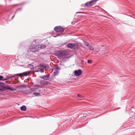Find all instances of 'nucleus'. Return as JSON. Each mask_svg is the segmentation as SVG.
I'll use <instances>...</instances> for the list:
<instances>
[{
    "label": "nucleus",
    "instance_id": "f257e3e1",
    "mask_svg": "<svg viewBox=\"0 0 135 135\" xmlns=\"http://www.w3.org/2000/svg\"><path fill=\"white\" fill-rule=\"evenodd\" d=\"M55 54L56 55L59 57L67 56L68 54L67 52L62 51H55Z\"/></svg>",
    "mask_w": 135,
    "mask_h": 135
},
{
    "label": "nucleus",
    "instance_id": "f03ea898",
    "mask_svg": "<svg viewBox=\"0 0 135 135\" xmlns=\"http://www.w3.org/2000/svg\"><path fill=\"white\" fill-rule=\"evenodd\" d=\"M98 0H92L91 1L86 2L84 5V7L85 8H86L91 7L95 4L96 2Z\"/></svg>",
    "mask_w": 135,
    "mask_h": 135
},
{
    "label": "nucleus",
    "instance_id": "7ed1b4c3",
    "mask_svg": "<svg viewBox=\"0 0 135 135\" xmlns=\"http://www.w3.org/2000/svg\"><path fill=\"white\" fill-rule=\"evenodd\" d=\"M30 50L32 52H35L39 50V46L38 45H31L30 47Z\"/></svg>",
    "mask_w": 135,
    "mask_h": 135
},
{
    "label": "nucleus",
    "instance_id": "20e7f679",
    "mask_svg": "<svg viewBox=\"0 0 135 135\" xmlns=\"http://www.w3.org/2000/svg\"><path fill=\"white\" fill-rule=\"evenodd\" d=\"M64 28L61 26H57L54 28V30L57 32H63L64 31Z\"/></svg>",
    "mask_w": 135,
    "mask_h": 135
},
{
    "label": "nucleus",
    "instance_id": "39448f33",
    "mask_svg": "<svg viewBox=\"0 0 135 135\" xmlns=\"http://www.w3.org/2000/svg\"><path fill=\"white\" fill-rule=\"evenodd\" d=\"M83 44L86 47L89 48V49L92 50H94V48L93 47L91 46L89 43L84 41H83Z\"/></svg>",
    "mask_w": 135,
    "mask_h": 135
},
{
    "label": "nucleus",
    "instance_id": "423d86ee",
    "mask_svg": "<svg viewBox=\"0 0 135 135\" xmlns=\"http://www.w3.org/2000/svg\"><path fill=\"white\" fill-rule=\"evenodd\" d=\"M28 73H27V72H24V73H20V74H15V75H12V76H10L11 75H6V77H8L7 76H14V77L15 76H21H21H26L27 75H28Z\"/></svg>",
    "mask_w": 135,
    "mask_h": 135
},
{
    "label": "nucleus",
    "instance_id": "0eeeda50",
    "mask_svg": "<svg viewBox=\"0 0 135 135\" xmlns=\"http://www.w3.org/2000/svg\"><path fill=\"white\" fill-rule=\"evenodd\" d=\"M78 45L77 44H74L72 43H69L67 45V47L68 48H70L71 49H75V46Z\"/></svg>",
    "mask_w": 135,
    "mask_h": 135
},
{
    "label": "nucleus",
    "instance_id": "6e6552de",
    "mask_svg": "<svg viewBox=\"0 0 135 135\" xmlns=\"http://www.w3.org/2000/svg\"><path fill=\"white\" fill-rule=\"evenodd\" d=\"M2 87H3V88L7 90H9L11 91H12L13 90H16V89H13L10 86L6 85L4 84Z\"/></svg>",
    "mask_w": 135,
    "mask_h": 135
},
{
    "label": "nucleus",
    "instance_id": "1a4fd4ad",
    "mask_svg": "<svg viewBox=\"0 0 135 135\" xmlns=\"http://www.w3.org/2000/svg\"><path fill=\"white\" fill-rule=\"evenodd\" d=\"M7 77H5L2 76L0 75V80H5L8 79L10 78H12L14 77V76H7Z\"/></svg>",
    "mask_w": 135,
    "mask_h": 135
},
{
    "label": "nucleus",
    "instance_id": "9d476101",
    "mask_svg": "<svg viewBox=\"0 0 135 135\" xmlns=\"http://www.w3.org/2000/svg\"><path fill=\"white\" fill-rule=\"evenodd\" d=\"M38 67V68L39 69H48L49 68V67L48 65H40Z\"/></svg>",
    "mask_w": 135,
    "mask_h": 135
},
{
    "label": "nucleus",
    "instance_id": "9b49d317",
    "mask_svg": "<svg viewBox=\"0 0 135 135\" xmlns=\"http://www.w3.org/2000/svg\"><path fill=\"white\" fill-rule=\"evenodd\" d=\"M82 72L81 70H75L74 71L75 75L77 76H78L80 75L82 73Z\"/></svg>",
    "mask_w": 135,
    "mask_h": 135
},
{
    "label": "nucleus",
    "instance_id": "f8f14e48",
    "mask_svg": "<svg viewBox=\"0 0 135 135\" xmlns=\"http://www.w3.org/2000/svg\"><path fill=\"white\" fill-rule=\"evenodd\" d=\"M49 82L45 80H42L40 82V84L42 86L46 85L48 84Z\"/></svg>",
    "mask_w": 135,
    "mask_h": 135
},
{
    "label": "nucleus",
    "instance_id": "ddd939ff",
    "mask_svg": "<svg viewBox=\"0 0 135 135\" xmlns=\"http://www.w3.org/2000/svg\"><path fill=\"white\" fill-rule=\"evenodd\" d=\"M108 51H104L103 50L102 51H100L99 52V54L101 55H104L106 54H108Z\"/></svg>",
    "mask_w": 135,
    "mask_h": 135
},
{
    "label": "nucleus",
    "instance_id": "4468645a",
    "mask_svg": "<svg viewBox=\"0 0 135 135\" xmlns=\"http://www.w3.org/2000/svg\"><path fill=\"white\" fill-rule=\"evenodd\" d=\"M26 109V107L25 106L23 105L21 107V110L22 111H25Z\"/></svg>",
    "mask_w": 135,
    "mask_h": 135
},
{
    "label": "nucleus",
    "instance_id": "2eb2a0df",
    "mask_svg": "<svg viewBox=\"0 0 135 135\" xmlns=\"http://www.w3.org/2000/svg\"><path fill=\"white\" fill-rule=\"evenodd\" d=\"M28 67L29 68H30V69L31 70H33V69H34V66L31 64H29L28 65Z\"/></svg>",
    "mask_w": 135,
    "mask_h": 135
},
{
    "label": "nucleus",
    "instance_id": "dca6fc26",
    "mask_svg": "<svg viewBox=\"0 0 135 135\" xmlns=\"http://www.w3.org/2000/svg\"><path fill=\"white\" fill-rule=\"evenodd\" d=\"M33 94L36 97H38L41 95L40 94L38 93H33Z\"/></svg>",
    "mask_w": 135,
    "mask_h": 135
},
{
    "label": "nucleus",
    "instance_id": "f3484780",
    "mask_svg": "<svg viewBox=\"0 0 135 135\" xmlns=\"http://www.w3.org/2000/svg\"><path fill=\"white\" fill-rule=\"evenodd\" d=\"M38 46H39V49L40 48H44L46 46L44 45H38Z\"/></svg>",
    "mask_w": 135,
    "mask_h": 135
},
{
    "label": "nucleus",
    "instance_id": "a211bd4d",
    "mask_svg": "<svg viewBox=\"0 0 135 135\" xmlns=\"http://www.w3.org/2000/svg\"><path fill=\"white\" fill-rule=\"evenodd\" d=\"M59 73V71H56L54 72V76H55L57 75H58Z\"/></svg>",
    "mask_w": 135,
    "mask_h": 135
},
{
    "label": "nucleus",
    "instance_id": "6ab92c4d",
    "mask_svg": "<svg viewBox=\"0 0 135 135\" xmlns=\"http://www.w3.org/2000/svg\"><path fill=\"white\" fill-rule=\"evenodd\" d=\"M34 87L35 88V89H37L40 87V85H35L34 86Z\"/></svg>",
    "mask_w": 135,
    "mask_h": 135
},
{
    "label": "nucleus",
    "instance_id": "aec40b11",
    "mask_svg": "<svg viewBox=\"0 0 135 135\" xmlns=\"http://www.w3.org/2000/svg\"><path fill=\"white\" fill-rule=\"evenodd\" d=\"M44 79L45 80H47V78H49V76L48 75H44Z\"/></svg>",
    "mask_w": 135,
    "mask_h": 135
},
{
    "label": "nucleus",
    "instance_id": "412c9836",
    "mask_svg": "<svg viewBox=\"0 0 135 135\" xmlns=\"http://www.w3.org/2000/svg\"><path fill=\"white\" fill-rule=\"evenodd\" d=\"M35 89L34 88H32L30 89V90L29 91V92L30 93H32V91H33L35 90Z\"/></svg>",
    "mask_w": 135,
    "mask_h": 135
},
{
    "label": "nucleus",
    "instance_id": "4be33fe9",
    "mask_svg": "<svg viewBox=\"0 0 135 135\" xmlns=\"http://www.w3.org/2000/svg\"><path fill=\"white\" fill-rule=\"evenodd\" d=\"M92 60H88L87 62L88 63L90 64L92 63Z\"/></svg>",
    "mask_w": 135,
    "mask_h": 135
},
{
    "label": "nucleus",
    "instance_id": "5701e85b",
    "mask_svg": "<svg viewBox=\"0 0 135 135\" xmlns=\"http://www.w3.org/2000/svg\"><path fill=\"white\" fill-rule=\"evenodd\" d=\"M25 85H20L18 87V88H23L24 87H25Z\"/></svg>",
    "mask_w": 135,
    "mask_h": 135
},
{
    "label": "nucleus",
    "instance_id": "b1692460",
    "mask_svg": "<svg viewBox=\"0 0 135 135\" xmlns=\"http://www.w3.org/2000/svg\"><path fill=\"white\" fill-rule=\"evenodd\" d=\"M89 115L88 114H84L83 115V117H88Z\"/></svg>",
    "mask_w": 135,
    "mask_h": 135
},
{
    "label": "nucleus",
    "instance_id": "393cba45",
    "mask_svg": "<svg viewBox=\"0 0 135 135\" xmlns=\"http://www.w3.org/2000/svg\"><path fill=\"white\" fill-rule=\"evenodd\" d=\"M54 69H55V70H56L57 71V70H59V67L58 66H56V67H55L54 68Z\"/></svg>",
    "mask_w": 135,
    "mask_h": 135
},
{
    "label": "nucleus",
    "instance_id": "a878e982",
    "mask_svg": "<svg viewBox=\"0 0 135 135\" xmlns=\"http://www.w3.org/2000/svg\"><path fill=\"white\" fill-rule=\"evenodd\" d=\"M21 8H19V9H17L16 11L15 12V14L16 12H17V11L18 10H19V11H21Z\"/></svg>",
    "mask_w": 135,
    "mask_h": 135
},
{
    "label": "nucleus",
    "instance_id": "bb28decb",
    "mask_svg": "<svg viewBox=\"0 0 135 135\" xmlns=\"http://www.w3.org/2000/svg\"><path fill=\"white\" fill-rule=\"evenodd\" d=\"M4 83H2L0 82V86L2 87V86L3 85Z\"/></svg>",
    "mask_w": 135,
    "mask_h": 135
},
{
    "label": "nucleus",
    "instance_id": "cd10ccee",
    "mask_svg": "<svg viewBox=\"0 0 135 135\" xmlns=\"http://www.w3.org/2000/svg\"><path fill=\"white\" fill-rule=\"evenodd\" d=\"M77 96H78V97H80V98L83 97L82 96H81V95H80L79 94Z\"/></svg>",
    "mask_w": 135,
    "mask_h": 135
},
{
    "label": "nucleus",
    "instance_id": "c85d7f7f",
    "mask_svg": "<svg viewBox=\"0 0 135 135\" xmlns=\"http://www.w3.org/2000/svg\"><path fill=\"white\" fill-rule=\"evenodd\" d=\"M4 90L3 89H0V91H1V92L3 91Z\"/></svg>",
    "mask_w": 135,
    "mask_h": 135
},
{
    "label": "nucleus",
    "instance_id": "c756f323",
    "mask_svg": "<svg viewBox=\"0 0 135 135\" xmlns=\"http://www.w3.org/2000/svg\"><path fill=\"white\" fill-rule=\"evenodd\" d=\"M99 51V50H97V51H96V50H95V52H98Z\"/></svg>",
    "mask_w": 135,
    "mask_h": 135
},
{
    "label": "nucleus",
    "instance_id": "7c9ffc66",
    "mask_svg": "<svg viewBox=\"0 0 135 135\" xmlns=\"http://www.w3.org/2000/svg\"><path fill=\"white\" fill-rule=\"evenodd\" d=\"M82 12H77L76 13H82Z\"/></svg>",
    "mask_w": 135,
    "mask_h": 135
},
{
    "label": "nucleus",
    "instance_id": "2f4dec72",
    "mask_svg": "<svg viewBox=\"0 0 135 135\" xmlns=\"http://www.w3.org/2000/svg\"><path fill=\"white\" fill-rule=\"evenodd\" d=\"M42 79H44V76H42L41 77H40Z\"/></svg>",
    "mask_w": 135,
    "mask_h": 135
},
{
    "label": "nucleus",
    "instance_id": "473e14b6",
    "mask_svg": "<svg viewBox=\"0 0 135 135\" xmlns=\"http://www.w3.org/2000/svg\"><path fill=\"white\" fill-rule=\"evenodd\" d=\"M15 14L12 17V18H13L15 16Z\"/></svg>",
    "mask_w": 135,
    "mask_h": 135
},
{
    "label": "nucleus",
    "instance_id": "72a5a7b5",
    "mask_svg": "<svg viewBox=\"0 0 135 135\" xmlns=\"http://www.w3.org/2000/svg\"><path fill=\"white\" fill-rule=\"evenodd\" d=\"M39 71H36L35 72H40Z\"/></svg>",
    "mask_w": 135,
    "mask_h": 135
}]
</instances>
